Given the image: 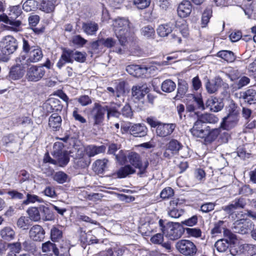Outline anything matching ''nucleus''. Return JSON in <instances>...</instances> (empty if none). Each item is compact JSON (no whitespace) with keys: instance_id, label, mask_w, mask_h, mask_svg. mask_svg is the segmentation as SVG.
<instances>
[{"instance_id":"bf43d9fd","label":"nucleus","mask_w":256,"mask_h":256,"mask_svg":"<svg viewBox=\"0 0 256 256\" xmlns=\"http://www.w3.org/2000/svg\"><path fill=\"white\" fill-rule=\"evenodd\" d=\"M190 96V98H192L194 102L196 104L198 109L201 110H204L205 109L202 98L200 95L196 96L194 94H191Z\"/></svg>"},{"instance_id":"052dcab7","label":"nucleus","mask_w":256,"mask_h":256,"mask_svg":"<svg viewBox=\"0 0 256 256\" xmlns=\"http://www.w3.org/2000/svg\"><path fill=\"white\" fill-rule=\"evenodd\" d=\"M134 4L139 9H144L148 7L150 0H133Z\"/></svg>"},{"instance_id":"a19ab883","label":"nucleus","mask_w":256,"mask_h":256,"mask_svg":"<svg viewBox=\"0 0 256 256\" xmlns=\"http://www.w3.org/2000/svg\"><path fill=\"white\" fill-rule=\"evenodd\" d=\"M60 102L56 98H50L46 104L47 108H50L52 112L60 111L62 109V106L60 104Z\"/></svg>"},{"instance_id":"37998d69","label":"nucleus","mask_w":256,"mask_h":256,"mask_svg":"<svg viewBox=\"0 0 256 256\" xmlns=\"http://www.w3.org/2000/svg\"><path fill=\"white\" fill-rule=\"evenodd\" d=\"M16 65L24 69L26 66L30 65L31 62L26 54H20L16 60Z\"/></svg>"},{"instance_id":"c03bdc74","label":"nucleus","mask_w":256,"mask_h":256,"mask_svg":"<svg viewBox=\"0 0 256 256\" xmlns=\"http://www.w3.org/2000/svg\"><path fill=\"white\" fill-rule=\"evenodd\" d=\"M176 26L178 28L181 34L184 36H187L188 34V28L186 22L184 20H178L176 24Z\"/></svg>"},{"instance_id":"393cba45","label":"nucleus","mask_w":256,"mask_h":256,"mask_svg":"<svg viewBox=\"0 0 256 256\" xmlns=\"http://www.w3.org/2000/svg\"><path fill=\"white\" fill-rule=\"evenodd\" d=\"M206 106L209 108L210 110L214 112L220 110L224 106L222 102H219L218 98L213 97L209 98L206 100Z\"/></svg>"},{"instance_id":"13d9d810","label":"nucleus","mask_w":256,"mask_h":256,"mask_svg":"<svg viewBox=\"0 0 256 256\" xmlns=\"http://www.w3.org/2000/svg\"><path fill=\"white\" fill-rule=\"evenodd\" d=\"M224 222L223 221H219L214 224V228L211 230V234L214 236H216L218 234L221 233L224 228L223 226Z\"/></svg>"},{"instance_id":"69168bd1","label":"nucleus","mask_w":256,"mask_h":256,"mask_svg":"<svg viewBox=\"0 0 256 256\" xmlns=\"http://www.w3.org/2000/svg\"><path fill=\"white\" fill-rule=\"evenodd\" d=\"M183 214L182 210H178L175 208H168V214L172 218H178L180 217Z\"/></svg>"},{"instance_id":"e433bc0d","label":"nucleus","mask_w":256,"mask_h":256,"mask_svg":"<svg viewBox=\"0 0 256 256\" xmlns=\"http://www.w3.org/2000/svg\"><path fill=\"white\" fill-rule=\"evenodd\" d=\"M24 70L20 66L16 65L12 66L10 70V76L14 80L19 79L23 76Z\"/></svg>"},{"instance_id":"864d4df0","label":"nucleus","mask_w":256,"mask_h":256,"mask_svg":"<svg viewBox=\"0 0 256 256\" xmlns=\"http://www.w3.org/2000/svg\"><path fill=\"white\" fill-rule=\"evenodd\" d=\"M36 6V2L34 0H26L22 4L24 10L28 12L34 10Z\"/></svg>"},{"instance_id":"aec40b11","label":"nucleus","mask_w":256,"mask_h":256,"mask_svg":"<svg viewBox=\"0 0 256 256\" xmlns=\"http://www.w3.org/2000/svg\"><path fill=\"white\" fill-rule=\"evenodd\" d=\"M61 116L58 114H52L48 118V126L54 131L60 130L62 124Z\"/></svg>"},{"instance_id":"5fc2aeb1","label":"nucleus","mask_w":256,"mask_h":256,"mask_svg":"<svg viewBox=\"0 0 256 256\" xmlns=\"http://www.w3.org/2000/svg\"><path fill=\"white\" fill-rule=\"evenodd\" d=\"M68 176L62 172H58L54 176V180L60 184H63L66 182Z\"/></svg>"},{"instance_id":"39448f33","label":"nucleus","mask_w":256,"mask_h":256,"mask_svg":"<svg viewBox=\"0 0 256 256\" xmlns=\"http://www.w3.org/2000/svg\"><path fill=\"white\" fill-rule=\"evenodd\" d=\"M128 162L134 166L136 168L139 170V174L142 175L146 172V169L148 166V162L146 160L142 162L140 155L134 152H128L127 154Z\"/></svg>"},{"instance_id":"a18cd8bd","label":"nucleus","mask_w":256,"mask_h":256,"mask_svg":"<svg viewBox=\"0 0 256 256\" xmlns=\"http://www.w3.org/2000/svg\"><path fill=\"white\" fill-rule=\"evenodd\" d=\"M176 87V84L170 80H164L162 84V90L166 92H170L174 90Z\"/></svg>"},{"instance_id":"4468645a","label":"nucleus","mask_w":256,"mask_h":256,"mask_svg":"<svg viewBox=\"0 0 256 256\" xmlns=\"http://www.w3.org/2000/svg\"><path fill=\"white\" fill-rule=\"evenodd\" d=\"M44 228L38 224L32 226L29 231L30 237L34 241L42 240L44 237Z\"/></svg>"},{"instance_id":"c9c22d12","label":"nucleus","mask_w":256,"mask_h":256,"mask_svg":"<svg viewBox=\"0 0 256 256\" xmlns=\"http://www.w3.org/2000/svg\"><path fill=\"white\" fill-rule=\"evenodd\" d=\"M217 55L218 57L221 58L224 60L229 62H234L236 59V56H234V54L230 50L220 51L218 53Z\"/></svg>"},{"instance_id":"e2e57ef3","label":"nucleus","mask_w":256,"mask_h":256,"mask_svg":"<svg viewBox=\"0 0 256 256\" xmlns=\"http://www.w3.org/2000/svg\"><path fill=\"white\" fill-rule=\"evenodd\" d=\"M72 42L74 44L82 47L86 44L87 40L80 35H76L72 38Z\"/></svg>"},{"instance_id":"ddd939ff","label":"nucleus","mask_w":256,"mask_h":256,"mask_svg":"<svg viewBox=\"0 0 256 256\" xmlns=\"http://www.w3.org/2000/svg\"><path fill=\"white\" fill-rule=\"evenodd\" d=\"M149 92V88L146 84H140L132 86V94L137 99H141Z\"/></svg>"},{"instance_id":"8fccbe9b","label":"nucleus","mask_w":256,"mask_h":256,"mask_svg":"<svg viewBox=\"0 0 256 256\" xmlns=\"http://www.w3.org/2000/svg\"><path fill=\"white\" fill-rule=\"evenodd\" d=\"M141 33L142 36L146 38H152L154 36L155 31L152 26H148L142 28Z\"/></svg>"},{"instance_id":"20e7f679","label":"nucleus","mask_w":256,"mask_h":256,"mask_svg":"<svg viewBox=\"0 0 256 256\" xmlns=\"http://www.w3.org/2000/svg\"><path fill=\"white\" fill-rule=\"evenodd\" d=\"M176 248L180 254L185 256H194L198 250L196 244L187 240H179L176 244Z\"/></svg>"},{"instance_id":"4be33fe9","label":"nucleus","mask_w":256,"mask_h":256,"mask_svg":"<svg viewBox=\"0 0 256 256\" xmlns=\"http://www.w3.org/2000/svg\"><path fill=\"white\" fill-rule=\"evenodd\" d=\"M28 56L31 63H36L42 59L43 54L42 49L37 46L28 53Z\"/></svg>"},{"instance_id":"423d86ee","label":"nucleus","mask_w":256,"mask_h":256,"mask_svg":"<svg viewBox=\"0 0 256 256\" xmlns=\"http://www.w3.org/2000/svg\"><path fill=\"white\" fill-rule=\"evenodd\" d=\"M64 146L60 142H55L53 146V156L56 158L55 164L58 163L60 166L66 165L69 161L66 152L63 150Z\"/></svg>"},{"instance_id":"412c9836","label":"nucleus","mask_w":256,"mask_h":256,"mask_svg":"<svg viewBox=\"0 0 256 256\" xmlns=\"http://www.w3.org/2000/svg\"><path fill=\"white\" fill-rule=\"evenodd\" d=\"M106 148L104 146H97L94 145H90L84 148V152L87 158L94 156L96 154L103 152L105 151Z\"/></svg>"},{"instance_id":"a211bd4d","label":"nucleus","mask_w":256,"mask_h":256,"mask_svg":"<svg viewBox=\"0 0 256 256\" xmlns=\"http://www.w3.org/2000/svg\"><path fill=\"white\" fill-rule=\"evenodd\" d=\"M73 58L72 50H64L56 66L60 69L66 63H72Z\"/></svg>"},{"instance_id":"9b49d317","label":"nucleus","mask_w":256,"mask_h":256,"mask_svg":"<svg viewBox=\"0 0 256 256\" xmlns=\"http://www.w3.org/2000/svg\"><path fill=\"white\" fill-rule=\"evenodd\" d=\"M246 205V202L244 198H239L236 199L228 206H224L222 209L227 214H232L234 210L238 208H243Z\"/></svg>"},{"instance_id":"3c124183","label":"nucleus","mask_w":256,"mask_h":256,"mask_svg":"<svg viewBox=\"0 0 256 256\" xmlns=\"http://www.w3.org/2000/svg\"><path fill=\"white\" fill-rule=\"evenodd\" d=\"M10 18H16L20 16L22 13V10L19 5L10 6Z\"/></svg>"},{"instance_id":"774afa93","label":"nucleus","mask_w":256,"mask_h":256,"mask_svg":"<svg viewBox=\"0 0 256 256\" xmlns=\"http://www.w3.org/2000/svg\"><path fill=\"white\" fill-rule=\"evenodd\" d=\"M90 162V159L87 158L86 156H84L82 158H80L76 162L78 166L82 168L88 166Z\"/></svg>"},{"instance_id":"5701e85b","label":"nucleus","mask_w":256,"mask_h":256,"mask_svg":"<svg viewBox=\"0 0 256 256\" xmlns=\"http://www.w3.org/2000/svg\"><path fill=\"white\" fill-rule=\"evenodd\" d=\"M16 232L13 228L6 226L4 227L0 230L1 238L6 240H12L14 239Z\"/></svg>"},{"instance_id":"72a5a7b5","label":"nucleus","mask_w":256,"mask_h":256,"mask_svg":"<svg viewBox=\"0 0 256 256\" xmlns=\"http://www.w3.org/2000/svg\"><path fill=\"white\" fill-rule=\"evenodd\" d=\"M172 30V26L170 24H161L157 28V33L160 36H168Z\"/></svg>"},{"instance_id":"a878e982","label":"nucleus","mask_w":256,"mask_h":256,"mask_svg":"<svg viewBox=\"0 0 256 256\" xmlns=\"http://www.w3.org/2000/svg\"><path fill=\"white\" fill-rule=\"evenodd\" d=\"M42 248L44 252L48 253L47 256H52L53 254L56 256L58 254V250L56 244L50 241L42 244Z\"/></svg>"},{"instance_id":"f257e3e1","label":"nucleus","mask_w":256,"mask_h":256,"mask_svg":"<svg viewBox=\"0 0 256 256\" xmlns=\"http://www.w3.org/2000/svg\"><path fill=\"white\" fill-rule=\"evenodd\" d=\"M114 30L122 46H125L128 42V38L133 34V26L128 20L118 18L113 22Z\"/></svg>"},{"instance_id":"6e6d98bb","label":"nucleus","mask_w":256,"mask_h":256,"mask_svg":"<svg viewBox=\"0 0 256 256\" xmlns=\"http://www.w3.org/2000/svg\"><path fill=\"white\" fill-rule=\"evenodd\" d=\"M38 208L40 212L43 214L42 216L43 220H50L52 219V216L50 214V210L48 207L42 205Z\"/></svg>"},{"instance_id":"6ab92c4d","label":"nucleus","mask_w":256,"mask_h":256,"mask_svg":"<svg viewBox=\"0 0 256 256\" xmlns=\"http://www.w3.org/2000/svg\"><path fill=\"white\" fill-rule=\"evenodd\" d=\"M222 80L221 78L216 77L214 80L210 81L208 80L206 84V89L210 94L214 93L218 90L222 84Z\"/></svg>"},{"instance_id":"7ed1b4c3","label":"nucleus","mask_w":256,"mask_h":256,"mask_svg":"<svg viewBox=\"0 0 256 256\" xmlns=\"http://www.w3.org/2000/svg\"><path fill=\"white\" fill-rule=\"evenodd\" d=\"M45 74L44 66L32 65L26 70L25 78L28 82H37L41 80Z\"/></svg>"},{"instance_id":"338daca9","label":"nucleus","mask_w":256,"mask_h":256,"mask_svg":"<svg viewBox=\"0 0 256 256\" xmlns=\"http://www.w3.org/2000/svg\"><path fill=\"white\" fill-rule=\"evenodd\" d=\"M174 194V190L170 187L164 188L160 193V197L163 199L169 198Z\"/></svg>"},{"instance_id":"de8ad7c7","label":"nucleus","mask_w":256,"mask_h":256,"mask_svg":"<svg viewBox=\"0 0 256 256\" xmlns=\"http://www.w3.org/2000/svg\"><path fill=\"white\" fill-rule=\"evenodd\" d=\"M26 195V198L22 202L24 204L26 205L30 203L33 204L36 202H42V199L36 195L32 194L30 193H27Z\"/></svg>"},{"instance_id":"f3484780","label":"nucleus","mask_w":256,"mask_h":256,"mask_svg":"<svg viewBox=\"0 0 256 256\" xmlns=\"http://www.w3.org/2000/svg\"><path fill=\"white\" fill-rule=\"evenodd\" d=\"M148 132V128L142 124H133L130 129V134L135 137H144L147 134Z\"/></svg>"},{"instance_id":"603ef678","label":"nucleus","mask_w":256,"mask_h":256,"mask_svg":"<svg viewBox=\"0 0 256 256\" xmlns=\"http://www.w3.org/2000/svg\"><path fill=\"white\" fill-rule=\"evenodd\" d=\"M72 55L73 62L74 60L79 62H83L85 61L86 58V54L78 51L72 50Z\"/></svg>"},{"instance_id":"09e8293b","label":"nucleus","mask_w":256,"mask_h":256,"mask_svg":"<svg viewBox=\"0 0 256 256\" xmlns=\"http://www.w3.org/2000/svg\"><path fill=\"white\" fill-rule=\"evenodd\" d=\"M36 46L32 45V41L23 38L22 40V48L24 52L28 54Z\"/></svg>"},{"instance_id":"6e6552de","label":"nucleus","mask_w":256,"mask_h":256,"mask_svg":"<svg viewBox=\"0 0 256 256\" xmlns=\"http://www.w3.org/2000/svg\"><path fill=\"white\" fill-rule=\"evenodd\" d=\"M18 48L16 40L12 36L5 38L2 49V52L6 56H8L16 51Z\"/></svg>"},{"instance_id":"f8f14e48","label":"nucleus","mask_w":256,"mask_h":256,"mask_svg":"<svg viewBox=\"0 0 256 256\" xmlns=\"http://www.w3.org/2000/svg\"><path fill=\"white\" fill-rule=\"evenodd\" d=\"M176 127L174 124L160 123L157 127L156 132L158 136L165 137L171 134Z\"/></svg>"},{"instance_id":"f704fd0d","label":"nucleus","mask_w":256,"mask_h":256,"mask_svg":"<svg viewBox=\"0 0 256 256\" xmlns=\"http://www.w3.org/2000/svg\"><path fill=\"white\" fill-rule=\"evenodd\" d=\"M8 24V25L6 26V28L9 30L18 32L22 30V22L20 20L11 18Z\"/></svg>"},{"instance_id":"473e14b6","label":"nucleus","mask_w":256,"mask_h":256,"mask_svg":"<svg viewBox=\"0 0 256 256\" xmlns=\"http://www.w3.org/2000/svg\"><path fill=\"white\" fill-rule=\"evenodd\" d=\"M242 96L244 102L249 104H254L256 102V92L252 89L248 90L243 92Z\"/></svg>"},{"instance_id":"c85d7f7f","label":"nucleus","mask_w":256,"mask_h":256,"mask_svg":"<svg viewBox=\"0 0 256 256\" xmlns=\"http://www.w3.org/2000/svg\"><path fill=\"white\" fill-rule=\"evenodd\" d=\"M198 120L203 124L204 123L216 124L218 118L213 114L204 113L198 116Z\"/></svg>"},{"instance_id":"bb28decb","label":"nucleus","mask_w":256,"mask_h":256,"mask_svg":"<svg viewBox=\"0 0 256 256\" xmlns=\"http://www.w3.org/2000/svg\"><path fill=\"white\" fill-rule=\"evenodd\" d=\"M108 91L110 93V96L116 98H120L125 93L124 82H120L116 86V89L112 87L107 88Z\"/></svg>"},{"instance_id":"79ce46f5","label":"nucleus","mask_w":256,"mask_h":256,"mask_svg":"<svg viewBox=\"0 0 256 256\" xmlns=\"http://www.w3.org/2000/svg\"><path fill=\"white\" fill-rule=\"evenodd\" d=\"M181 144L177 140H171L167 145L168 150L172 152V154H176L182 148Z\"/></svg>"},{"instance_id":"49530a36","label":"nucleus","mask_w":256,"mask_h":256,"mask_svg":"<svg viewBox=\"0 0 256 256\" xmlns=\"http://www.w3.org/2000/svg\"><path fill=\"white\" fill-rule=\"evenodd\" d=\"M229 244L228 241L224 239H220L215 243L214 247L217 250L220 252H225L228 248Z\"/></svg>"},{"instance_id":"680f3d73","label":"nucleus","mask_w":256,"mask_h":256,"mask_svg":"<svg viewBox=\"0 0 256 256\" xmlns=\"http://www.w3.org/2000/svg\"><path fill=\"white\" fill-rule=\"evenodd\" d=\"M186 234L194 238H199L201 236L202 232L199 228H186Z\"/></svg>"},{"instance_id":"2f4dec72","label":"nucleus","mask_w":256,"mask_h":256,"mask_svg":"<svg viewBox=\"0 0 256 256\" xmlns=\"http://www.w3.org/2000/svg\"><path fill=\"white\" fill-rule=\"evenodd\" d=\"M220 132L219 128H214L211 130L206 129V133H205L206 136L204 137L206 143H211L214 141L218 136Z\"/></svg>"},{"instance_id":"0eeeda50","label":"nucleus","mask_w":256,"mask_h":256,"mask_svg":"<svg viewBox=\"0 0 256 256\" xmlns=\"http://www.w3.org/2000/svg\"><path fill=\"white\" fill-rule=\"evenodd\" d=\"M106 110L107 106H102L99 103L96 102L94 104L90 114L94 126L100 125L102 123Z\"/></svg>"},{"instance_id":"ea45409f","label":"nucleus","mask_w":256,"mask_h":256,"mask_svg":"<svg viewBox=\"0 0 256 256\" xmlns=\"http://www.w3.org/2000/svg\"><path fill=\"white\" fill-rule=\"evenodd\" d=\"M30 226V220L26 216H20L16 222L17 227L22 230H28Z\"/></svg>"},{"instance_id":"dca6fc26","label":"nucleus","mask_w":256,"mask_h":256,"mask_svg":"<svg viewBox=\"0 0 256 256\" xmlns=\"http://www.w3.org/2000/svg\"><path fill=\"white\" fill-rule=\"evenodd\" d=\"M206 129L207 128L204 127L202 122L197 120L190 129V132L194 136L203 138L206 136L205 133H206Z\"/></svg>"},{"instance_id":"0e129e2a","label":"nucleus","mask_w":256,"mask_h":256,"mask_svg":"<svg viewBox=\"0 0 256 256\" xmlns=\"http://www.w3.org/2000/svg\"><path fill=\"white\" fill-rule=\"evenodd\" d=\"M212 12L210 10H206L204 12L202 18V27H205L209 22L212 16Z\"/></svg>"},{"instance_id":"c756f323","label":"nucleus","mask_w":256,"mask_h":256,"mask_svg":"<svg viewBox=\"0 0 256 256\" xmlns=\"http://www.w3.org/2000/svg\"><path fill=\"white\" fill-rule=\"evenodd\" d=\"M156 224H141L139 227V230L143 236H150L153 232H156Z\"/></svg>"},{"instance_id":"cd10ccee","label":"nucleus","mask_w":256,"mask_h":256,"mask_svg":"<svg viewBox=\"0 0 256 256\" xmlns=\"http://www.w3.org/2000/svg\"><path fill=\"white\" fill-rule=\"evenodd\" d=\"M82 29L88 35L95 34L98 29V24L92 22H84L82 24Z\"/></svg>"},{"instance_id":"1a4fd4ad","label":"nucleus","mask_w":256,"mask_h":256,"mask_svg":"<svg viewBox=\"0 0 256 256\" xmlns=\"http://www.w3.org/2000/svg\"><path fill=\"white\" fill-rule=\"evenodd\" d=\"M152 67L146 66L132 64L126 66V70L130 74L136 77H140L147 72H150Z\"/></svg>"},{"instance_id":"9d476101","label":"nucleus","mask_w":256,"mask_h":256,"mask_svg":"<svg viewBox=\"0 0 256 256\" xmlns=\"http://www.w3.org/2000/svg\"><path fill=\"white\" fill-rule=\"evenodd\" d=\"M238 122V116L236 112L229 114L223 118L221 127L224 130H230L236 126Z\"/></svg>"},{"instance_id":"b1692460","label":"nucleus","mask_w":256,"mask_h":256,"mask_svg":"<svg viewBox=\"0 0 256 256\" xmlns=\"http://www.w3.org/2000/svg\"><path fill=\"white\" fill-rule=\"evenodd\" d=\"M56 4V0H41L40 10L46 13L53 12Z\"/></svg>"},{"instance_id":"58836bf2","label":"nucleus","mask_w":256,"mask_h":256,"mask_svg":"<svg viewBox=\"0 0 256 256\" xmlns=\"http://www.w3.org/2000/svg\"><path fill=\"white\" fill-rule=\"evenodd\" d=\"M27 212L29 216V219H30L34 222H38L41 218L38 207L31 208L27 210Z\"/></svg>"},{"instance_id":"4c0bfd02","label":"nucleus","mask_w":256,"mask_h":256,"mask_svg":"<svg viewBox=\"0 0 256 256\" xmlns=\"http://www.w3.org/2000/svg\"><path fill=\"white\" fill-rule=\"evenodd\" d=\"M108 160L106 159L98 160L96 161L94 166V170L98 174H102L106 167Z\"/></svg>"},{"instance_id":"f03ea898","label":"nucleus","mask_w":256,"mask_h":256,"mask_svg":"<svg viewBox=\"0 0 256 256\" xmlns=\"http://www.w3.org/2000/svg\"><path fill=\"white\" fill-rule=\"evenodd\" d=\"M158 224L163 234L171 240H178L183 234V229L178 222H168L164 226L163 220H160Z\"/></svg>"},{"instance_id":"2eb2a0df","label":"nucleus","mask_w":256,"mask_h":256,"mask_svg":"<svg viewBox=\"0 0 256 256\" xmlns=\"http://www.w3.org/2000/svg\"><path fill=\"white\" fill-rule=\"evenodd\" d=\"M192 10V6L190 1L184 0L178 5V14L180 18H186L190 16Z\"/></svg>"},{"instance_id":"7c9ffc66","label":"nucleus","mask_w":256,"mask_h":256,"mask_svg":"<svg viewBox=\"0 0 256 256\" xmlns=\"http://www.w3.org/2000/svg\"><path fill=\"white\" fill-rule=\"evenodd\" d=\"M136 172V170L130 165H126L120 168L116 174L118 178H123Z\"/></svg>"},{"instance_id":"4d7b16f0","label":"nucleus","mask_w":256,"mask_h":256,"mask_svg":"<svg viewBox=\"0 0 256 256\" xmlns=\"http://www.w3.org/2000/svg\"><path fill=\"white\" fill-rule=\"evenodd\" d=\"M50 236L52 241L56 242L62 238V232L56 228L53 227L50 231Z\"/></svg>"}]
</instances>
